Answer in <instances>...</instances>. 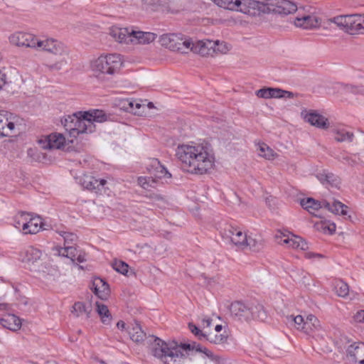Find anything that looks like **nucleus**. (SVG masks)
Returning a JSON list of instances; mask_svg holds the SVG:
<instances>
[{
	"mask_svg": "<svg viewBox=\"0 0 364 364\" xmlns=\"http://www.w3.org/2000/svg\"><path fill=\"white\" fill-rule=\"evenodd\" d=\"M212 323V319L210 318H204L202 320V325L203 328L210 327Z\"/></svg>",
	"mask_w": 364,
	"mask_h": 364,
	"instance_id": "13d9d810",
	"label": "nucleus"
},
{
	"mask_svg": "<svg viewBox=\"0 0 364 364\" xmlns=\"http://www.w3.org/2000/svg\"><path fill=\"white\" fill-rule=\"evenodd\" d=\"M75 261H77L80 263L85 262V255L83 254H82L81 252H80L79 254L77 253V255L75 257Z\"/></svg>",
	"mask_w": 364,
	"mask_h": 364,
	"instance_id": "680f3d73",
	"label": "nucleus"
},
{
	"mask_svg": "<svg viewBox=\"0 0 364 364\" xmlns=\"http://www.w3.org/2000/svg\"><path fill=\"white\" fill-rule=\"evenodd\" d=\"M341 30L350 35L364 33V16L359 14L341 15L329 18Z\"/></svg>",
	"mask_w": 364,
	"mask_h": 364,
	"instance_id": "0eeeda50",
	"label": "nucleus"
},
{
	"mask_svg": "<svg viewBox=\"0 0 364 364\" xmlns=\"http://www.w3.org/2000/svg\"><path fill=\"white\" fill-rule=\"evenodd\" d=\"M96 311L100 316L102 322L105 325H109L112 318L107 306L99 302H96Z\"/></svg>",
	"mask_w": 364,
	"mask_h": 364,
	"instance_id": "f704fd0d",
	"label": "nucleus"
},
{
	"mask_svg": "<svg viewBox=\"0 0 364 364\" xmlns=\"http://www.w3.org/2000/svg\"><path fill=\"white\" fill-rule=\"evenodd\" d=\"M38 143L42 149H60L65 143V138L60 134H53L38 139Z\"/></svg>",
	"mask_w": 364,
	"mask_h": 364,
	"instance_id": "2eb2a0df",
	"label": "nucleus"
},
{
	"mask_svg": "<svg viewBox=\"0 0 364 364\" xmlns=\"http://www.w3.org/2000/svg\"><path fill=\"white\" fill-rule=\"evenodd\" d=\"M176 156L182 168L193 174L208 173L215 166L213 149L205 141L180 144L176 149Z\"/></svg>",
	"mask_w": 364,
	"mask_h": 364,
	"instance_id": "f257e3e1",
	"label": "nucleus"
},
{
	"mask_svg": "<svg viewBox=\"0 0 364 364\" xmlns=\"http://www.w3.org/2000/svg\"><path fill=\"white\" fill-rule=\"evenodd\" d=\"M7 304L6 303H0V309H5Z\"/></svg>",
	"mask_w": 364,
	"mask_h": 364,
	"instance_id": "338daca9",
	"label": "nucleus"
},
{
	"mask_svg": "<svg viewBox=\"0 0 364 364\" xmlns=\"http://www.w3.org/2000/svg\"><path fill=\"white\" fill-rule=\"evenodd\" d=\"M107 181L105 179L98 180L91 176H84L82 185L88 190L101 191Z\"/></svg>",
	"mask_w": 364,
	"mask_h": 364,
	"instance_id": "a878e982",
	"label": "nucleus"
},
{
	"mask_svg": "<svg viewBox=\"0 0 364 364\" xmlns=\"http://www.w3.org/2000/svg\"><path fill=\"white\" fill-rule=\"evenodd\" d=\"M222 329H223V326L222 325H220V324L216 325L215 327V331L214 332L220 333Z\"/></svg>",
	"mask_w": 364,
	"mask_h": 364,
	"instance_id": "69168bd1",
	"label": "nucleus"
},
{
	"mask_svg": "<svg viewBox=\"0 0 364 364\" xmlns=\"http://www.w3.org/2000/svg\"><path fill=\"white\" fill-rule=\"evenodd\" d=\"M279 92L280 88H262L256 91V95L264 99L277 98Z\"/></svg>",
	"mask_w": 364,
	"mask_h": 364,
	"instance_id": "c9c22d12",
	"label": "nucleus"
},
{
	"mask_svg": "<svg viewBox=\"0 0 364 364\" xmlns=\"http://www.w3.org/2000/svg\"><path fill=\"white\" fill-rule=\"evenodd\" d=\"M288 320L293 321L296 329L302 331L304 328V326L305 323V320L302 316L298 315L294 316L293 315H291L288 317Z\"/></svg>",
	"mask_w": 364,
	"mask_h": 364,
	"instance_id": "09e8293b",
	"label": "nucleus"
},
{
	"mask_svg": "<svg viewBox=\"0 0 364 364\" xmlns=\"http://www.w3.org/2000/svg\"><path fill=\"white\" fill-rule=\"evenodd\" d=\"M37 36L32 33L24 32H16L9 36L11 44L18 47L30 48L36 50Z\"/></svg>",
	"mask_w": 364,
	"mask_h": 364,
	"instance_id": "9b49d317",
	"label": "nucleus"
},
{
	"mask_svg": "<svg viewBox=\"0 0 364 364\" xmlns=\"http://www.w3.org/2000/svg\"><path fill=\"white\" fill-rule=\"evenodd\" d=\"M335 289L338 296L341 297L346 296L349 293L348 285L343 281L338 282Z\"/></svg>",
	"mask_w": 364,
	"mask_h": 364,
	"instance_id": "a18cd8bd",
	"label": "nucleus"
},
{
	"mask_svg": "<svg viewBox=\"0 0 364 364\" xmlns=\"http://www.w3.org/2000/svg\"><path fill=\"white\" fill-rule=\"evenodd\" d=\"M163 44L166 45V41H169L167 45L170 49L176 50L181 53H186V50L191 48L193 41L189 39L180 38L177 35L172 34L170 36H165L162 38Z\"/></svg>",
	"mask_w": 364,
	"mask_h": 364,
	"instance_id": "4468645a",
	"label": "nucleus"
},
{
	"mask_svg": "<svg viewBox=\"0 0 364 364\" xmlns=\"http://www.w3.org/2000/svg\"><path fill=\"white\" fill-rule=\"evenodd\" d=\"M107 119L108 115L104 111L92 109L67 116L63 124L71 136H76L79 134L93 132L95 129V123H102Z\"/></svg>",
	"mask_w": 364,
	"mask_h": 364,
	"instance_id": "f03ea898",
	"label": "nucleus"
},
{
	"mask_svg": "<svg viewBox=\"0 0 364 364\" xmlns=\"http://www.w3.org/2000/svg\"><path fill=\"white\" fill-rule=\"evenodd\" d=\"M289 247L294 249H300L301 250H306L308 249L307 242L301 237L294 235H291Z\"/></svg>",
	"mask_w": 364,
	"mask_h": 364,
	"instance_id": "ea45409f",
	"label": "nucleus"
},
{
	"mask_svg": "<svg viewBox=\"0 0 364 364\" xmlns=\"http://www.w3.org/2000/svg\"><path fill=\"white\" fill-rule=\"evenodd\" d=\"M123 107L129 112L137 114L136 109H139L141 105L134 101L126 100L123 102Z\"/></svg>",
	"mask_w": 364,
	"mask_h": 364,
	"instance_id": "3c124183",
	"label": "nucleus"
},
{
	"mask_svg": "<svg viewBox=\"0 0 364 364\" xmlns=\"http://www.w3.org/2000/svg\"><path fill=\"white\" fill-rule=\"evenodd\" d=\"M29 213L26 212H21L18 213L14 218V226L21 229L22 232L26 229L27 220L29 217Z\"/></svg>",
	"mask_w": 364,
	"mask_h": 364,
	"instance_id": "4c0bfd02",
	"label": "nucleus"
},
{
	"mask_svg": "<svg viewBox=\"0 0 364 364\" xmlns=\"http://www.w3.org/2000/svg\"><path fill=\"white\" fill-rule=\"evenodd\" d=\"M2 58H3V56H2L1 53H0V62L1 61Z\"/></svg>",
	"mask_w": 364,
	"mask_h": 364,
	"instance_id": "774afa93",
	"label": "nucleus"
},
{
	"mask_svg": "<svg viewBox=\"0 0 364 364\" xmlns=\"http://www.w3.org/2000/svg\"><path fill=\"white\" fill-rule=\"evenodd\" d=\"M251 311L253 313L252 319L264 321L267 318L266 311H264L263 306L261 304H251Z\"/></svg>",
	"mask_w": 364,
	"mask_h": 364,
	"instance_id": "58836bf2",
	"label": "nucleus"
},
{
	"mask_svg": "<svg viewBox=\"0 0 364 364\" xmlns=\"http://www.w3.org/2000/svg\"><path fill=\"white\" fill-rule=\"evenodd\" d=\"M78 251L73 245H68L66 247H61L58 250L59 255L70 258L73 262L75 261V257Z\"/></svg>",
	"mask_w": 364,
	"mask_h": 364,
	"instance_id": "a19ab883",
	"label": "nucleus"
},
{
	"mask_svg": "<svg viewBox=\"0 0 364 364\" xmlns=\"http://www.w3.org/2000/svg\"><path fill=\"white\" fill-rule=\"evenodd\" d=\"M131 36L130 43L133 44H149L156 38V35L154 33L134 31L133 29H131Z\"/></svg>",
	"mask_w": 364,
	"mask_h": 364,
	"instance_id": "412c9836",
	"label": "nucleus"
},
{
	"mask_svg": "<svg viewBox=\"0 0 364 364\" xmlns=\"http://www.w3.org/2000/svg\"><path fill=\"white\" fill-rule=\"evenodd\" d=\"M38 272H42L43 274L46 275H52L54 276L57 274L58 269L55 267H53L50 265V263L45 262L42 264L39 269H38Z\"/></svg>",
	"mask_w": 364,
	"mask_h": 364,
	"instance_id": "c03bdc74",
	"label": "nucleus"
},
{
	"mask_svg": "<svg viewBox=\"0 0 364 364\" xmlns=\"http://www.w3.org/2000/svg\"><path fill=\"white\" fill-rule=\"evenodd\" d=\"M294 23L296 27L304 29L316 28L318 26V18L314 15L302 14L298 15L294 20Z\"/></svg>",
	"mask_w": 364,
	"mask_h": 364,
	"instance_id": "aec40b11",
	"label": "nucleus"
},
{
	"mask_svg": "<svg viewBox=\"0 0 364 364\" xmlns=\"http://www.w3.org/2000/svg\"><path fill=\"white\" fill-rule=\"evenodd\" d=\"M188 328L191 331V332L193 334H194L199 340L205 341L207 333L203 332L202 330L198 328L196 325L193 324L192 323H188Z\"/></svg>",
	"mask_w": 364,
	"mask_h": 364,
	"instance_id": "8fccbe9b",
	"label": "nucleus"
},
{
	"mask_svg": "<svg viewBox=\"0 0 364 364\" xmlns=\"http://www.w3.org/2000/svg\"><path fill=\"white\" fill-rule=\"evenodd\" d=\"M0 323L4 328L14 331H18L21 326V319L14 314H9L1 318Z\"/></svg>",
	"mask_w": 364,
	"mask_h": 364,
	"instance_id": "cd10ccee",
	"label": "nucleus"
},
{
	"mask_svg": "<svg viewBox=\"0 0 364 364\" xmlns=\"http://www.w3.org/2000/svg\"><path fill=\"white\" fill-rule=\"evenodd\" d=\"M269 5L274 13L280 15H288L297 10L296 4L288 0H272Z\"/></svg>",
	"mask_w": 364,
	"mask_h": 364,
	"instance_id": "f3484780",
	"label": "nucleus"
},
{
	"mask_svg": "<svg viewBox=\"0 0 364 364\" xmlns=\"http://www.w3.org/2000/svg\"><path fill=\"white\" fill-rule=\"evenodd\" d=\"M128 333L130 338L135 343H142L146 338V333L138 323H132L128 327Z\"/></svg>",
	"mask_w": 364,
	"mask_h": 364,
	"instance_id": "bb28decb",
	"label": "nucleus"
},
{
	"mask_svg": "<svg viewBox=\"0 0 364 364\" xmlns=\"http://www.w3.org/2000/svg\"><path fill=\"white\" fill-rule=\"evenodd\" d=\"M259 155L268 159H273L277 154L267 144H262L259 146Z\"/></svg>",
	"mask_w": 364,
	"mask_h": 364,
	"instance_id": "37998d69",
	"label": "nucleus"
},
{
	"mask_svg": "<svg viewBox=\"0 0 364 364\" xmlns=\"http://www.w3.org/2000/svg\"><path fill=\"white\" fill-rule=\"evenodd\" d=\"M228 337L229 336L226 332L223 333L210 332L206 333L205 341L218 346L220 348H225L228 344Z\"/></svg>",
	"mask_w": 364,
	"mask_h": 364,
	"instance_id": "393cba45",
	"label": "nucleus"
},
{
	"mask_svg": "<svg viewBox=\"0 0 364 364\" xmlns=\"http://www.w3.org/2000/svg\"><path fill=\"white\" fill-rule=\"evenodd\" d=\"M59 234L63 237L64 247H66L68 245H72L77 240V236L71 232L61 231Z\"/></svg>",
	"mask_w": 364,
	"mask_h": 364,
	"instance_id": "de8ad7c7",
	"label": "nucleus"
},
{
	"mask_svg": "<svg viewBox=\"0 0 364 364\" xmlns=\"http://www.w3.org/2000/svg\"><path fill=\"white\" fill-rule=\"evenodd\" d=\"M300 204L309 213L315 216H318L316 211H318L320 208H323V201L320 202L314 200L312 198L301 200Z\"/></svg>",
	"mask_w": 364,
	"mask_h": 364,
	"instance_id": "c85d7f7f",
	"label": "nucleus"
},
{
	"mask_svg": "<svg viewBox=\"0 0 364 364\" xmlns=\"http://www.w3.org/2000/svg\"><path fill=\"white\" fill-rule=\"evenodd\" d=\"M343 161H346L348 165L352 166L356 164V161L348 156H343Z\"/></svg>",
	"mask_w": 364,
	"mask_h": 364,
	"instance_id": "4d7b16f0",
	"label": "nucleus"
},
{
	"mask_svg": "<svg viewBox=\"0 0 364 364\" xmlns=\"http://www.w3.org/2000/svg\"><path fill=\"white\" fill-rule=\"evenodd\" d=\"M73 308V312L76 316H80L85 314L87 318L91 317L92 307L90 304H85V303L78 301L74 304Z\"/></svg>",
	"mask_w": 364,
	"mask_h": 364,
	"instance_id": "473e14b6",
	"label": "nucleus"
},
{
	"mask_svg": "<svg viewBox=\"0 0 364 364\" xmlns=\"http://www.w3.org/2000/svg\"><path fill=\"white\" fill-rule=\"evenodd\" d=\"M194 348L203 353V348L200 345L178 344L174 341L166 343L155 338L151 352L154 357L164 364H183L186 357L185 351Z\"/></svg>",
	"mask_w": 364,
	"mask_h": 364,
	"instance_id": "7ed1b4c3",
	"label": "nucleus"
},
{
	"mask_svg": "<svg viewBox=\"0 0 364 364\" xmlns=\"http://www.w3.org/2000/svg\"><path fill=\"white\" fill-rule=\"evenodd\" d=\"M354 319L357 322H364V310L358 311L354 316Z\"/></svg>",
	"mask_w": 364,
	"mask_h": 364,
	"instance_id": "5fc2aeb1",
	"label": "nucleus"
},
{
	"mask_svg": "<svg viewBox=\"0 0 364 364\" xmlns=\"http://www.w3.org/2000/svg\"><path fill=\"white\" fill-rule=\"evenodd\" d=\"M122 60L119 54L101 55L90 63L92 71L98 76L100 74L112 75L122 66Z\"/></svg>",
	"mask_w": 364,
	"mask_h": 364,
	"instance_id": "423d86ee",
	"label": "nucleus"
},
{
	"mask_svg": "<svg viewBox=\"0 0 364 364\" xmlns=\"http://www.w3.org/2000/svg\"><path fill=\"white\" fill-rule=\"evenodd\" d=\"M150 176H140L138 178L139 185L144 189L154 188L158 178H171V174L156 159L151 160L147 167Z\"/></svg>",
	"mask_w": 364,
	"mask_h": 364,
	"instance_id": "6e6552de",
	"label": "nucleus"
},
{
	"mask_svg": "<svg viewBox=\"0 0 364 364\" xmlns=\"http://www.w3.org/2000/svg\"><path fill=\"white\" fill-rule=\"evenodd\" d=\"M42 256L41 251L33 247H28L21 254L22 262L28 264H35L41 259Z\"/></svg>",
	"mask_w": 364,
	"mask_h": 364,
	"instance_id": "b1692460",
	"label": "nucleus"
},
{
	"mask_svg": "<svg viewBox=\"0 0 364 364\" xmlns=\"http://www.w3.org/2000/svg\"><path fill=\"white\" fill-rule=\"evenodd\" d=\"M117 326L118 328L123 329L125 327V323L124 321H119L117 322Z\"/></svg>",
	"mask_w": 364,
	"mask_h": 364,
	"instance_id": "0e129e2a",
	"label": "nucleus"
},
{
	"mask_svg": "<svg viewBox=\"0 0 364 364\" xmlns=\"http://www.w3.org/2000/svg\"><path fill=\"white\" fill-rule=\"evenodd\" d=\"M214 45L215 43H213V41H197L193 42L191 50L202 56L213 55L214 54V50H213Z\"/></svg>",
	"mask_w": 364,
	"mask_h": 364,
	"instance_id": "6ab92c4d",
	"label": "nucleus"
},
{
	"mask_svg": "<svg viewBox=\"0 0 364 364\" xmlns=\"http://www.w3.org/2000/svg\"><path fill=\"white\" fill-rule=\"evenodd\" d=\"M328 230L330 232V233H333L336 231V225L335 224H331L328 227Z\"/></svg>",
	"mask_w": 364,
	"mask_h": 364,
	"instance_id": "e2e57ef3",
	"label": "nucleus"
},
{
	"mask_svg": "<svg viewBox=\"0 0 364 364\" xmlns=\"http://www.w3.org/2000/svg\"><path fill=\"white\" fill-rule=\"evenodd\" d=\"M91 289L95 295L102 300L107 299L110 292L107 283L99 277L93 279Z\"/></svg>",
	"mask_w": 364,
	"mask_h": 364,
	"instance_id": "4be33fe9",
	"label": "nucleus"
},
{
	"mask_svg": "<svg viewBox=\"0 0 364 364\" xmlns=\"http://www.w3.org/2000/svg\"><path fill=\"white\" fill-rule=\"evenodd\" d=\"M304 329L302 331L306 334L311 335L313 337H323V331L321 328L320 321L314 315L307 316Z\"/></svg>",
	"mask_w": 364,
	"mask_h": 364,
	"instance_id": "a211bd4d",
	"label": "nucleus"
},
{
	"mask_svg": "<svg viewBox=\"0 0 364 364\" xmlns=\"http://www.w3.org/2000/svg\"><path fill=\"white\" fill-rule=\"evenodd\" d=\"M36 44V50L48 52L60 57L58 60L47 65L50 70H60L68 65V50L62 43L53 38H38Z\"/></svg>",
	"mask_w": 364,
	"mask_h": 364,
	"instance_id": "20e7f679",
	"label": "nucleus"
},
{
	"mask_svg": "<svg viewBox=\"0 0 364 364\" xmlns=\"http://www.w3.org/2000/svg\"><path fill=\"white\" fill-rule=\"evenodd\" d=\"M340 89L344 92L345 94H362L364 95V79L362 80L359 85L351 84H340Z\"/></svg>",
	"mask_w": 364,
	"mask_h": 364,
	"instance_id": "72a5a7b5",
	"label": "nucleus"
},
{
	"mask_svg": "<svg viewBox=\"0 0 364 364\" xmlns=\"http://www.w3.org/2000/svg\"><path fill=\"white\" fill-rule=\"evenodd\" d=\"M317 178L323 185H330L332 187H338L340 185V179L338 176L332 173L323 172L317 175Z\"/></svg>",
	"mask_w": 364,
	"mask_h": 364,
	"instance_id": "7c9ffc66",
	"label": "nucleus"
},
{
	"mask_svg": "<svg viewBox=\"0 0 364 364\" xmlns=\"http://www.w3.org/2000/svg\"><path fill=\"white\" fill-rule=\"evenodd\" d=\"M323 208L331 211L334 214H341L342 215H347L346 209L348 207L338 200H333V203L331 204L326 200L323 201Z\"/></svg>",
	"mask_w": 364,
	"mask_h": 364,
	"instance_id": "c756f323",
	"label": "nucleus"
},
{
	"mask_svg": "<svg viewBox=\"0 0 364 364\" xmlns=\"http://www.w3.org/2000/svg\"><path fill=\"white\" fill-rule=\"evenodd\" d=\"M41 218L40 217H29L27 220L26 229L23 230L24 234H36L41 228Z\"/></svg>",
	"mask_w": 364,
	"mask_h": 364,
	"instance_id": "2f4dec72",
	"label": "nucleus"
},
{
	"mask_svg": "<svg viewBox=\"0 0 364 364\" xmlns=\"http://www.w3.org/2000/svg\"><path fill=\"white\" fill-rule=\"evenodd\" d=\"M278 95L277 98H293L295 95L291 92L280 89V92Z\"/></svg>",
	"mask_w": 364,
	"mask_h": 364,
	"instance_id": "864d4df0",
	"label": "nucleus"
},
{
	"mask_svg": "<svg viewBox=\"0 0 364 364\" xmlns=\"http://www.w3.org/2000/svg\"><path fill=\"white\" fill-rule=\"evenodd\" d=\"M112 267L117 272L126 274L128 272L129 265L121 260H115L112 262Z\"/></svg>",
	"mask_w": 364,
	"mask_h": 364,
	"instance_id": "49530a36",
	"label": "nucleus"
},
{
	"mask_svg": "<svg viewBox=\"0 0 364 364\" xmlns=\"http://www.w3.org/2000/svg\"><path fill=\"white\" fill-rule=\"evenodd\" d=\"M220 7L240 11L247 14H255L259 9L260 3L254 0H211Z\"/></svg>",
	"mask_w": 364,
	"mask_h": 364,
	"instance_id": "1a4fd4ad",
	"label": "nucleus"
},
{
	"mask_svg": "<svg viewBox=\"0 0 364 364\" xmlns=\"http://www.w3.org/2000/svg\"><path fill=\"white\" fill-rule=\"evenodd\" d=\"M215 43L213 46L214 50V54H225L230 50V46L224 41H213Z\"/></svg>",
	"mask_w": 364,
	"mask_h": 364,
	"instance_id": "79ce46f5",
	"label": "nucleus"
},
{
	"mask_svg": "<svg viewBox=\"0 0 364 364\" xmlns=\"http://www.w3.org/2000/svg\"><path fill=\"white\" fill-rule=\"evenodd\" d=\"M301 114L304 120L312 126L321 129H327L329 127L328 119L316 111H306L301 112Z\"/></svg>",
	"mask_w": 364,
	"mask_h": 364,
	"instance_id": "dca6fc26",
	"label": "nucleus"
},
{
	"mask_svg": "<svg viewBox=\"0 0 364 364\" xmlns=\"http://www.w3.org/2000/svg\"><path fill=\"white\" fill-rule=\"evenodd\" d=\"M18 119L11 113L0 111V136H9L15 133Z\"/></svg>",
	"mask_w": 364,
	"mask_h": 364,
	"instance_id": "9d476101",
	"label": "nucleus"
},
{
	"mask_svg": "<svg viewBox=\"0 0 364 364\" xmlns=\"http://www.w3.org/2000/svg\"><path fill=\"white\" fill-rule=\"evenodd\" d=\"M109 35L119 43L128 44L132 40L131 29L127 28L112 27L109 30Z\"/></svg>",
	"mask_w": 364,
	"mask_h": 364,
	"instance_id": "5701e85b",
	"label": "nucleus"
},
{
	"mask_svg": "<svg viewBox=\"0 0 364 364\" xmlns=\"http://www.w3.org/2000/svg\"><path fill=\"white\" fill-rule=\"evenodd\" d=\"M353 133L345 129L335 130L334 139L338 142H351L353 141Z\"/></svg>",
	"mask_w": 364,
	"mask_h": 364,
	"instance_id": "e433bc0d",
	"label": "nucleus"
},
{
	"mask_svg": "<svg viewBox=\"0 0 364 364\" xmlns=\"http://www.w3.org/2000/svg\"><path fill=\"white\" fill-rule=\"evenodd\" d=\"M276 237L279 240L280 239V241H279V243L282 245H287L289 246V241L291 240V237L289 235H286L283 233H279V235H277Z\"/></svg>",
	"mask_w": 364,
	"mask_h": 364,
	"instance_id": "603ef678",
	"label": "nucleus"
},
{
	"mask_svg": "<svg viewBox=\"0 0 364 364\" xmlns=\"http://www.w3.org/2000/svg\"><path fill=\"white\" fill-rule=\"evenodd\" d=\"M305 257L307 259H312L314 257L321 258L323 256L320 254H315L313 252H307V253H306Z\"/></svg>",
	"mask_w": 364,
	"mask_h": 364,
	"instance_id": "052dcab7",
	"label": "nucleus"
},
{
	"mask_svg": "<svg viewBox=\"0 0 364 364\" xmlns=\"http://www.w3.org/2000/svg\"><path fill=\"white\" fill-rule=\"evenodd\" d=\"M346 358L350 364H364V343L350 344L346 350Z\"/></svg>",
	"mask_w": 364,
	"mask_h": 364,
	"instance_id": "f8f14e48",
	"label": "nucleus"
},
{
	"mask_svg": "<svg viewBox=\"0 0 364 364\" xmlns=\"http://www.w3.org/2000/svg\"><path fill=\"white\" fill-rule=\"evenodd\" d=\"M203 353L204 354H205V355L207 357L211 358L212 360L215 359V355H214L212 351H210V350H208V348H203Z\"/></svg>",
	"mask_w": 364,
	"mask_h": 364,
	"instance_id": "bf43d9fd",
	"label": "nucleus"
},
{
	"mask_svg": "<svg viewBox=\"0 0 364 364\" xmlns=\"http://www.w3.org/2000/svg\"><path fill=\"white\" fill-rule=\"evenodd\" d=\"M231 315L240 320L249 321L252 318L251 304H244L240 301H235L230 306Z\"/></svg>",
	"mask_w": 364,
	"mask_h": 364,
	"instance_id": "ddd939ff",
	"label": "nucleus"
},
{
	"mask_svg": "<svg viewBox=\"0 0 364 364\" xmlns=\"http://www.w3.org/2000/svg\"><path fill=\"white\" fill-rule=\"evenodd\" d=\"M6 83V75L0 70V89Z\"/></svg>",
	"mask_w": 364,
	"mask_h": 364,
	"instance_id": "6e6d98bb",
	"label": "nucleus"
},
{
	"mask_svg": "<svg viewBox=\"0 0 364 364\" xmlns=\"http://www.w3.org/2000/svg\"><path fill=\"white\" fill-rule=\"evenodd\" d=\"M223 237L241 250L250 249L257 251L261 246L259 242L248 236L241 228L232 225H229L224 230Z\"/></svg>",
	"mask_w": 364,
	"mask_h": 364,
	"instance_id": "39448f33",
	"label": "nucleus"
}]
</instances>
